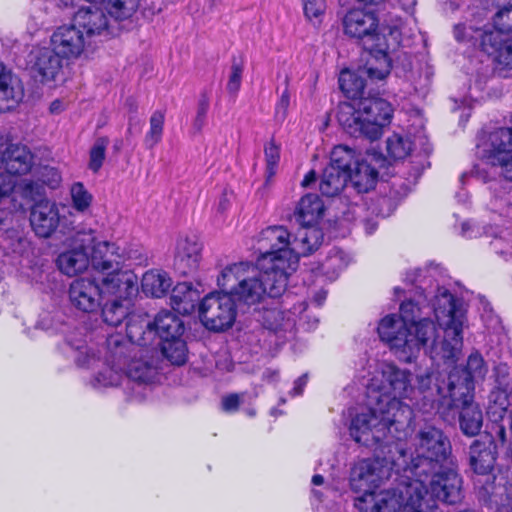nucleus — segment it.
I'll use <instances>...</instances> for the list:
<instances>
[{
    "label": "nucleus",
    "instance_id": "obj_12",
    "mask_svg": "<svg viewBox=\"0 0 512 512\" xmlns=\"http://www.w3.org/2000/svg\"><path fill=\"white\" fill-rule=\"evenodd\" d=\"M426 480L428 490L424 497L429 500V512L435 510V500L446 504H457L463 499L462 478L457 472V465L454 462L446 464L430 472Z\"/></svg>",
    "mask_w": 512,
    "mask_h": 512
},
{
    "label": "nucleus",
    "instance_id": "obj_27",
    "mask_svg": "<svg viewBox=\"0 0 512 512\" xmlns=\"http://www.w3.org/2000/svg\"><path fill=\"white\" fill-rule=\"evenodd\" d=\"M149 333L154 329L161 342L181 337L184 331L183 322L172 312L161 311L155 317L154 323L147 325Z\"/></svg>",
    "mask_w": 512,
    "mask_h": 512
},
{
    "label": "nucleus",
    "instance_id": "obj_38",
    "mask_svg": "<svg viewBox=\"0 0 512 512\" xmlns=\"http://www.w3.org/2000/svg\"><path fill=\"white\" fill-rule=\"evenodd\" d=\"M162 354L175 365H182L186 361L187 349L181 337L161 342Z\"/></svg>",
    "mask_w": 512,
    "mask_h": 512
},
{
    "label": "nucleus",
    "instance_id": "obj_48",
    "mask_svg": "<svg viewBox=\"0 0 512 512\" xmlns=\"http://www.w3.org/2000/svg\"><path fill=\"white\" fill-rule=\"evenodd\" d=\"M486 32H501L502 36L512 37V7L500 10L495 18L493 29H482Z\"/></svg>",
    "mask_w": 512,
    "mask_h": 512
},
{
    "label": "nucleus",
    "instance_id": "obj_55",
    "mask_svg": "<svg viewBox=\"0 0 512 512\" xmlns=\"http://www.w3.org/2000/svg\"><path fill=\"white\" fill-rule=\"evenodd\" d=\"M307 381H308V377L306 374H304V375L300 376L298 379H296L294 382V387H293L292 391L290 392V394L292 396L301 395L304 387L307 384Z\"/></svg>",
    "mask_w": 512,
    "mask_h": 512
},
{
    "label": "nucleus",
    "instance_id": "obj_42",
    "mask_svg": "<svg viewBox=\"0 0 512 512\" xmlns=\"http://www.w3.org/2000/svg\"><path fill=\"white\" fill-rule=\"evenodd\" d=\"M70 197L73 208L78 212H86L93 201V195L85 188L83 183L75 182L70 187Z\"/></svg>",
    "mask_w": 512,
    "mask_h": 512
},
{
    "label": "nucleus",
    "instance_id": "obj_52",
    "mask_svg": "<svg viewBox=\"0 0 512 512\" xmlns=\"http://www.w3.org/2000/svg\"><path fill=\"white\" fill-rule=\"evenodd\" d=\"M16 186L15 177L9 173L0 172V200L9 197Z\"/></svg>",
    "mask_w": 512,
    "mask_h": 512
},
{
    "label": "nucleus",
    "instance_id": "obj_9",
    "mask_svg": "<svg viewBox=\"0 0 512 512\" xmlns=\"http://www.w3.org/2000/svg\"><path fill=\"white\" fill-rule=\"evenodd\" d=\"M391 104L377 96L363 97L353 103L339 106L337 119L343 129L354 137L364 136L375 140L382 134L392 118Z\"/></svg>",
    "mask_w": 512,
    "mask_h": 512
},
{
    "label": "nucleus",
    "instance_id": "obj_25",
    "mask_svg": "<svg viewBox=\"0 0 512 512\" xmlns=\"http://www.w3.org/2000/svg\"><path fill=\"white\" fill-rule=\"evenodd\" d=\"M23 96L21 80L0 63V111L6 112L13 109Z\"/></svg>",
    "mask_w": 512,
    "mask_h": 512
},
{
    "label": "nucleus",
    "instance_id": "obj_37",
    "mask_svg": "<svg viewBox=\"0 0 512 512\" xmlns=\"http://www.w3.org/2000/svg\"><path fill=\"white\" fill-rule=\"evenodd\" d=\"M360 162L356 151L347 145H337L330 153V162L327 166L349 173Z\"/></svg>",
    "mask_w": 512,
    "mask_h": 512
},
{
    "label": "nucleus",
    "instance_id": "obj_28",
    "mask_svg": "<svg viewBox=\"0 0 512 512\" xmlns=\"http://www.w3.org/2000/svg\"><path fill=\"white\" fill-rule=\"evenodd\" d=\"M291 243L290 233L284 227H268L261 232L259 239V249L262 251L261 257L278 252L280 249H288Z\"/></svg>",
    "mask_w": 512,
    "mask_h": 512
},
{
    "label": "nucleus",
    "instance_id": "obj_35",
    "mask_svg": "<svg viewBox=\"0 0 512 512\" xmlns=\"http://www.w3.org/2000/svg\"><path fill=\"white\" fill-rule=\"evenodd\" d=\"M491 166L494 167L493 165ZM495 167L500 169L504 179L491 184V205L493 209L505 212L512 206V180L503 175L499 166Z\"/></svg>",
    "mask_w": 512,
    "mask_h": 512
},
{
    "label": "nucleus",
    "instance_id": "obj_44",
    "mask_svg": "<svg viewBox=\"0 0 512 512\" xmlns=\"http://www.w3.org/2000/svg\"><path fill=\"white\" fill-rule=\"evenodd\" d=\"M137 6V0H108L105 9L115 19L123 20L131 17Z\"/></svg>",
    "mask_w": 512,
    "mask_h": 512
},
{
    "label": "nucleus",
    "instance_id": "obj_20",
    "mask_svg": "<svg viewBox=\"0 0 512 512\" xmlns=\"http://www.w3.org/2000/svg\"><path fill=\"white\" fill-rule=\"evenodd\" d=\"M63 218L59 206L50 201L36 203L30 212V224L40 238H49L61 226Z\"/></svg>",
    "mask_w": 512,
    "mask_h": 512
},
{
    "label": "nucleus",
    "instance_id": "obj_7",
    "mask_svg": "<svg viewBox=\"0 0 512 512\" xmlns=\"http://www.w3.org/2000/svg\"><path fill=\"white\" fill-rule=\"evenodd\" d=\"M68 347L78 367L94 368L102 363L101 370L93 377L90 384L94 388L117 386L123 379L122 357L127 350L124 338L120 334L110 335L105 342V356L102 362L101 350L94 343L82 340L68 341Z\"/></svg>",
    "mask_w": 512,
    "mask_h": 512
},
{
    "label": "nucleus",
    "instance_id": "obj_8",
    "mask_svg": "<svg viewBox=\"0 0 512 512\" xmlns=\"http://www.w3.org/2000/svg\"><path fill=\"white\" fill-rule=\"evenodd\" d=\"M396 488L376 490L355 498L359 512H429L428 490L419 478L406 479L404 473Z\"/></svg>",
    "mask_w": 512,
    "mask_h": 512
},
{
    "label": "nucleus",
    "instance_id": "obj_49",
    "mask_svg": "<svg viewBox=\"0 0 512 512\" xmlns=\"http://www.w3.org/2000/svg\"><path fill=\"white\" fill-rule=\"evenodd\" d=\"M262 318L264 326L267 329L274 331L285 328L291 322L290 318L286 317V314L278 308H272L264 311Z\"/></svg>",
    "mask_w": 512,
    "mask_h": 512
},
{
    "label": "nucleus",
    "instance_id": "obj_2",
    "mask_svg": "<svg viewBox=\"0 0 512 512\" xmlns=\"http://www.w3.org/2000/svg\"><path fill=\"white\" fill-rule=\"evenodd\" d=\"M432 306L443 333L441 340L433 322L421 318V308L413 301L401 303L399 317L387 315L380 321L379 336L401 360L410 362L422 347L429 350L432 357L446 362L454 363L458 359L466 321L462 302L442 287L437 290Z\"/></svg>",
    "mask_w": 512,
    "mask_h": 512
},
{
    "label": "nucleus",
    "instance_id": "obj_15",
    "mask_svg": "<svg viewBox=\"0 0 512 512\" xmlns=\"http://www.w3.org/2000/svg\"><path fill=\"white\" fill-rule=\"evenodd\" d=\"M94 240L95 232L93 230L76 231L68 240L69 248L57 257L58 269L69 277L85 272L90 265L87 250Z\"/></svg>",
    "mask_w": 512,
    "mask_h": 512
},
{
    "label": "nucleus",
    "instance_id": "obj_64",
    "mask_svg": "<svg viewBox=\"0 0 512 512\" xmlns=\"http://www.w3.org/2000/svg\"><path fill=\"white\" fill-rule=\"evenodd\" d=\"M495 429H496V430H495V434H496V436L498 437V439H499L502 443H504V442L506 441V432H505V428H504V426H502V425H497V426L495 427Z\"/></svg>",
    "mask_w": 512,
    "mask_h": 512
},
{
    "label": "nucleus",
    "instance_id": "obj_53",
    "mask_svg": "<svg viewBox=\"0 0 512 512\" xmlns=\"http://www.w3.org/2000/svg\"><path fill=\"white\" fill-rule=\"evenodd\" d=\"M290 106V92L288 88H285V90L282 92L279 101L276 105V116L284 120L286 118L288 108Z\"/></svg>",
    "mask_w": 512,
    "mask_h": 512
},
{
    "label": "nucleus",
    "instance_id": "obj_62",
    "mask_svg": "<svg viewBox=\"0 0 512 512\" xmlns=\"http://www.w3.org/2000/svg\"><path fill=\"white\" fill-rule=\"evenodd\" d=\"M263 378L269 382H272V381H275L278 379V371L276 370H271V369H267L264 373H263Z\"/></svg>",
    "mask_w": 512,
    "mask_h": 512
},
{
    "label": "nucleus",
    "instance_id": "obj_4",
    "mask_svg": "<svg viewBox=\"0 0 512 512\" xmlns=\"http://www.w3.org/2000/svg\"><path fill=\"white\" fill-rule=\"evenodd\" d=\"M343 29L349 37L363 40L369 53L364 72L372 77L386 78L391 71L390 53L399 47L405 34L403 20L390 13L377 30V19L372 12L352 9L343 18Z\"/></svg>",
    "mask_w": 512,
    "mask_h": 512
},
{
    "label": "nucleus",
    "instance_id": "obj_24",
    "mask_svg": "<svg viewBox=\"0 0 512 512\" xmlns=\"http://www.w3.org/2000/svg\"><path fill=\"white\" fill-rule=\"evenodd\" d=\"M72 24L92 43V38L108 30V19L98 8L82 7L74 15Z\"/></svg>",
    "mask_w": 512,
    "mask_h": 512
},
{
    "label": "nucleus",
    "instance_id": "obj_60",
    "mask_svg": "<svg viewBox=\"0 0 512 512\" xmlns=\"http://www.w3.org/2000/svg\"><path fill=\"white\" fill-rule=\"evenodd\" d=\"M65 109V103L59 99L54 100L50 105V111L54 114H59Z\"/></svg>",
    "mask_w": 512,
    "mask_h": 512
},
{
    "label": "nucleus",
    "instance_id": "obj_61",
    "mask_svg": "<svg viewBox=\"0 0 512 512\" xmlns=\"http://www.w3.org/2000/svg\"><path fill=\"white\" fill-rule=\"evenodd\" d=\"M315 180H316V173H315V171L311 170V171H309V172L305 175V177H304V179L302 180V183H301V184H302V186H303V187H308V186H310L313 182H315Z\"/></svg>",
    "mask_w": 512,
    "mask_h": 512
},
{
    "label": "nucleus",
    "instance_id": "obj_5",
    "mask_svg": "<svg viewBox=\"0 0 512 512\" xmlns=\"http://www.w3.org/2000/svg\"><path fill=\"white\" fill-rule=\"evenodd\" d=\"M267 254L258 264L232 263L224 267L217 278L218 285L234 300L247 306L262 303L267 297H280L286 290L289 276Z\"/></svg>",
    "mask_w": 512,
    "mask_h": 512
},
{
    "label": "nucleus",
    "instance_id": "obj_10",
    "mask_svg": "<svg viewBox=\"0 0 512 512\" xmlns=\"http://www.w3.org/2000/svg\"><path fill=\"white\" fill-rule=\"evenodd\" d=\"M454 35L460 42L479 41L482 50L492 58L497 69L512 70V37L502 36L501 32L482 31V28L464 24L455 26Z\"/></svg>",
    "mask_w": 512,
    "mask_h": 512
},
{
    "label": "nucleus",
    "instance_id": "obj_3",
    "mask_svg": "<svg viewBox=\"0 0 512 512\" xmlns=\"http://www.w3.org/2000/svg\"><path fill=\"white\" fill-rule=\"evenodd\" d=\"M138 277L132 271L108 273L99 280L78 278L69 287V299L78 310L93 313L102 310L103 320L118 326L127 316L123 302L138 290Z\"/></svg>",
    "mask_w": 512,
    "mask_h": 512
},
{
    "label": "nucleus",
    "instance_id": "obj_6",
    "mask_svg": "<svg viewBox=\"0 0 512 512\" xmlns=\"http://www.w3.org/2000/svg\"><path fill=\"white\" fill-rule=\"evenodd\" d=\"M403 426L400 428L402 430ZM400 432L395 433L396 437L388 435L386 439L379 441L388 444V453L393 450L397 454L398 461L402 464V472L406 479L419 478L423 485L429 473L437 467L454 462L451 456V445L443 432L433 426H427L420 429L413 439V451L409 456V461L404 450L393 442V439L400 438ZM378 444V442L371 443Z\"/></svg>",
    "mask_w": 512,
    "mask_h": 512
},
{
    "label": "nucleus",
    "instance_id": "obj_46",
    "mask_svg": "<svg viewBox=\"0 0 512 512\" xmlns=\"http://www.w3.org/2000/svg\"><path fill=\"white\" fill-rule=\"evenodd\" d=\"M305 18L313 25L319 26L326 12L325 0H301Z\"/></svg>",
    "mask_w": 512,
    "mask_h": 512
},
{
    "label": "nucleus",
    "instance_id": "obj_56",
    "mask_svg": "<svg viewBox=\"0 0 512 512\" xmlns=\"http://www.w3.org/2000/svg\"><path fill=\"white\" fill-rule=\"evenodd\" d=\"M209 108V98L203 94L198 102L197 114L198 118L205 119Z\"/></svg>",
    "mask_w": 512,
    "mask_h": 512
},
{
    "label": "nucleus",
    "instance_id": "obj_32",
    "mask_svg": "<svg viewBox=\"0 0 512 512\" xmlns=\"http://www.w3.org/2000/svg\"><path fill=\"white\" fill-rule=\"evenodd\" d=\"M367 67V63L364 67L358 69L357 72L350 70H343L339 77V85L341 90L349 98H357L361 96L365 87L364 76H367L371 80H382L383 78L372 77L364 70Z\"/></svg>",
    "mask_w": 512,
    "mask_h": 512
},
{
    "label": "nucleus",
    "instance_id": "obj_30",
    "mask_svg": "<svg viewBox=\"0 0 512 512\" xmlns=\"http://www.w3.org/2000/svg\"><path fill=\"white\" fill-rule=\"evenodd\" d=\"M171 305L175 311L181 314H190L194 311L199 300V293L191 283H178L171 293Z\"/></svg>",
    "mask_w": 512,
    "mask_h": 512
},
{
    "label": "nucleus",
    "instance_id": "obj_36",
    "mask_svg": "<svg viewBox=\"0 0 512 512\" xmlns=\"http://www.w3.org/2000/svg\"><path fill=\"white\" fill-rule=\"evenodd\" d=\"M141 287L144 294L159 298L171 287V279L165 272L150 270L143 275Z\"/></svg>",
    "mask_w": 512,
    "mask_h": 512
},
{
    "label": "nucleus",
    "instance_id": "obj_31",
    "mask_svg": "<svg viewBox=\"0 0 512 512\" xmlns=\"http://www.w3.org/2000/svg\"><path fill=\"white\" fill-rule=\"evenodd\" d=\"M469 459L475 473L487 474L493 469L496 456L490 444L474 441L470 446Z\"/></svg>",
    "mask_w": 512,
    "mask_h": 512
},
{
    "label": "nucleus",
    "instance_id": "obj_41",
    "mask_svg": "<svg viewBox=\"0 0 512 512\" xmlns=\"http://www.w3.org/2000/svg\"><path fill=\"white\" fill-rule=\"evenodd\" d=\"M508 396L504 390L495 389L490 393L487 413L494 422L501 420L508 407Z\"/></svg>",
    "mask_w": 512,
    "mask_h": 512
},
{
    "label": "nucleus",
    "instance_id": "obj_40",
    "mask_svg": "<svg viewBox=\"0 0 512 512\" xmlns=\"http://www.w3.org/2000/svg\"><path fill=\"white\" fill-rule=\"evenodd\" d=\"M349 263V257L339 249H333L325 262L322 264L321 270L329 278L337 277L340 271L345 269Z\"/></svg>",
    "mask_w": 512,
    "mask_h": 512
},
{
    "label": "nucleus",
    "instance_id": "obj_26",
    "mask_svg": "<svg viewBox=\"0 0 512 512\" xmlns=\"http://www.w3.org/2000/svg\"><path fill=\"white\" fill-rule=\"evenodd\" d=\"M4 170L15 177L29 172L33 165V155L30 150L20 144L9 145L2 155Z\"/></svg>",
    "mask_w": 512,
    "mask_h": 512
},
{
    "label": "nucleus",
    "instance_id": "obj_23",
    "mask_svg": "<svg viewBox=\"0 0 512 512\" xmlns=\"http://www.w3.org/2000/svg\"><path fill=\"white\" fill-rule=\"evenodd\" d=\"M202 244L196 236H181L177 240L174 264L183 275L196 272L201 261Z\"/></svg>",
    "mask_w": 512,
    "mask_h": 512
},
{
    "label": "nucleus",
    "instance_id": "obj_21",
    "mask_svg": "<svg viewBox=\"0 0 512 512\" xmlns=\"http://www.w3.org/2000/svg\"><path fill=\"white\" fill-rule=\"evenodd\" d=\"M89 249H91L89 258L92 268L102 273L103 276L108 273L124 271L121 268L122 256H120V247L117 244L108 241H97L95 238Z\"/></svg>",
    "mask_w": 512,
    "mask_h": 512
},
{
    "label": "nucleus",
    "instance_id": "obj_16",
    "mask_svg": "<svg viewBox=\"0 0 512 512\" xmlns=\"http://www.w3.org/2000/svg\"><path fill=\"white\" fill-rule=\"evenodd\" d=\"M63 61L50 45L35 46L28 55L27 65L35 81L50 85L62 76Z\"/></svg>",
    "mask_w": 512,
    "mask_h": 512
},
{
    "label": "nucleus",
    "instance_id": "obj_33",
    "mask_svg": "<svg viewBox=\"0 0 512 512\" xmlns=\"http://www.w3.org/2000/svg\"><path fill=\"white\" fill-rule=\"evenodd\" d=\"M378 177V172L367 162L360 161L349 172L350 182L359 193H365L374 188Z\"/></svg>",
    "mask_w": 512,
    "mask_h": 512
},
{
    "label": "nucleus",
    "instance_id": "obj_63",
    "mask_svg": "<svg viewBox=\"0 0 512 512\" xmlns=\"http://www.w3.org/2000/svg\"><path fill=\"white\" fill-rule=\"evenodd\" d=\"M398 1L401 4L402 8L407 12L412 11L416 4V0H398Z\"/></svg>",
    "mask_w": 512,
    "mask_h": 512
},
{
    "label": "nucleus",
    "instance_id": "obj_51",
    "mask_svg": "<svg viewBox=\"0 0 512 512\" xmlns=\"http://www.w3.org/2000/svg\"><path fill=\"white\" fill-rule=\"evenodd\" d=\"M243 74V65L234 61L231 65L230 74L227 82V90L230 94L236 95L241 87Z\"/></svg>",
    "mask_w": 512,
    "mask_h": 512
},
{
    "label": "nucleus",
    "instance_id": "obj_18",
    "mask_svg": "<svg viewBox=\"0 0 512 512\" xmlns=\"http://www.w3.org/2000/svg\"><path fill=\"white\" fill-rule=\"evenodd\" d=\"M49 45L64 60L73 62L87 53L91 43L71 23L57 27L49 37Z\"/></svg>",
    "mask_w": 512,
    "mask_h": 512
},
{
    "label": "nucleus",
    "instance_id": "obj_1",
    "mask_svg": "<svg viewBox=\"0 0 512 512\" xmlns=\"http://www.w3.org/2000/svg\"><path fill=\"white\" fill-rule=\"evenodd\" d=\"M412 374L391 362L378 363L363 384L366 388V407L355 415L350 424V435L358 443H371L386 439L410 419L411 409L405 400L418 402L420 395L434 401L442 394L439 374L431 369L417 375V388L411 384Z\"/></svg>",
    "mask_w": 512,
    "mask_h": 512
},
{
    "label": "nucleus",
    "instance_id": "obj_39",
    "mask_svg": "<svg viewBox=\"0 0 512 512\" xmlns=\"http://www.w3.org/2000/svg\"><path fill=\"white\" fill-rule=\"evenodd\" d=\"M412 150V143L409 138L399 134H393L386 140V151L390 158L401 160L407 157Z\"/></svg>",
    "mask_w": 512,
    "mask_h": 512
},
{
    "label": "nucleus",
    "instance_id": "obj_50",
    "mask_svg": "<svg viewBox=\"0 0 512 512\" xmlns=\"http://www.w3.org/2000/svg\"><path fill=\"white\" fill-rule=\"evenodd\" d=\"M108 144L109 140L107 138H98L90 150L89 168L95 173H97L103 165Z\"/></svg>",
    "mask_w": 512,
    "mask_h": 512
},
{
    "label": "nucleus",
    "instance_id": "obj_47",
    "mask_svg": "<svg viewBox=\"0 0 512 512\" xmlns=\"http://www.w3.org/2000/svg\"><path fill=\"white\" fill-rule=\"evenodd\" d=\"M122 256V265L128 262L129 265H147L148 253L141 245H130L126 248H120Z\"/></svg>",
    "mask_w": 512,
    "mask_h": 512
},
{
    "label": "nucleus",
    "instance_id": "obj_22",
    "mask_svg": "<svg viewBox=\"0 0 512 512\" xmlns=\"http://www.w3.org/2000/svg\"><path fill=\"white\" fill-rule=\"evenodd\" d=\"M449 397L455 407L461 408L459 422L462 432L467 436L477 435L482 428L483 415L479 405L473 401L472 394L455 391V396L449 393Z\"/></svg>",
    "mask_w": 512,
    "mask_h": 512
},
{
    "label": "nucleus",
    "instance_id": "obj_34",
    "mask_svg": "<svg viewBox=\"0 0 512 512\" xmlns=\"http://www.w3.org/2000/svg\"><path fill=\"white\" fill-rule=\"evenodd\" d=\"M349 173L327 166L320 179L319 189L327 197L338 195L346 186Z\"/></svg>",
    "mask_w": 512,
    "mask_h": 512
},
{
    "label": "nucleus",
    "instance_id": "obj_54",
    "mask_svg": "<svg viewBox=\"0 0 512 512\" xmlns=\"http://www.w3.org/2000/svg\"><path fill=\"white\" fill-rule=\"evenodd\" d=\"M242 396L240 394H230L223 397L222 409L226 412H235L242 402Z\"/></svg>",
    "mask_w": 512,
    "mask_h": 512
},
{
    "label": "nucleus",
    "instance_id": "obj_57",
    "mask_svg": "<svg viewBox=\"0 0 512 512\" xmlns=\"http://www.w3.org/2000/svg\"><path fill=\"white\" fill-rule=\"evenodd\" d=\"M216 368L220 371H230L233 368V363L229 356L224 354L216 360Z\"/></svg>",
    "mask_w": 512,
    "mask_h": 512
},
{
    "label": "nucleus",
    "instance_id": "obj_19",
    "mask_svg": "<svg viewBox=\"0 0 512 512\" xmlns=\"http://www.w3.org/2000/svg\"><path fill=\"white\" fill-rule=\"evenodd\" d=\"M488 372V366L485 363L482 355L478 352H473L467 359L466 367L462 370V376L457 379V372H452L449 376V393L452 397L455 396V391L458 393H471L474 390V382L482 381Z\"/></svg>",
    "mask_w": 512,
    "mask_h": 512
},
{
    "label": "nucleus",
    "instance_id": "obj_13",
    "mask_svg": "<svg viewBox=\"0 0 512 512\" xmlns=\"http://www.w3.org/2000/svg\"><path fill=\"white\" fill-rule=\"evenodd\" d=\"M323 232L315 225H301L288 249L270 253L281 269L290 276L296 271L301 256H307L318 249L323 241Z\"/></svg>",
    "mask_w": 512,
    "mask_h": 512
},
{
    "label": "nucleus",
    "instance_id": "obj_11",
    "mask_svg": "<svg viewBox=\"0 0 512 512\" xmlns=\"http://www.w3.org/2000/svg\"><path fill=\"white\" fill-rule=\"evenodd\" d=\"M389 458L363 459L358 461L350 473V486L355 492L366 494L373 493L380 485L390 478L392 470L399 472L402 464L395 458L393 451Z\"/></svg>",
    "mask_w": 512,
    "mask_h": 512
},
{
    "label": "nucleus",
    "instance_id": "obj_14",
    "mask_svg": "<svg viewBox=\"0 0 512 512\" xmlns=\"http://www.w3.org/2000/svg\"><path fill=\"white\" fill-rule=\"evenodd\" d=\"M236 314L234 299L224 290L206 295L199 305L201 323L216 332L230 328L235 322Z\"/></svg>",
    "mask_w": 512,
    "mask_h": 512
},
{
    "label": "nucleus",
    "instance_id": "obj_17",
    "mask_svg": "<svg viewBox=\"0 0 512 512\" xmlns=\"http://www.w3.org/2000/svg\"><path fill=\"white\" fill-rule=\"evenodd\" d=\"M127 348L122 357L126 375L133 381L149 383L157 375L158 352L156 349H143L124 340Z\"/></svg>",
    "mask_w": 512,
    "mask_h": 512
},
{
    "label": "nucleus",
    "instance_id": "obj_29",
    "mask_svg": "<svg viewBox=\"0 0 512 512\" xmlns=\"http://www.w3.org/2000/svg\"><path fill=\"white\" fill-rule=\"evenodd\" d=\"M324 204L316 194H306L303 196L295 211L300 225H315L323 216Z\"/></svg>",
    "mask_w": 512,
    "mask_h": 512
},
{
    "label": "nucleus",
    "instance_id": "obj_58",
    "mask_svg": "<svg viewBox=\"0 0 512 512\" xmlns=\"http://www.w3.org/2000/svg\"><path fill=\"white\" fill-rule=\"evenodd\" d=\"M471 175L485 183L490 180V175L484 168L480 167V165H476L474 167V169L471 171Z\"/></svg>",
    "mask_w": 512,
    "mask_h": 512
},
{
    "label": "nucleus",
    "instance_id": "obj_59",
    "mask_svg": "<svg viewBox=\"0 0 512 512\" xmlns=\"http://www.w3.org/2000/svg\"><path fill=\"white\" fill-rule=\"evenodd\" d=\"M48 174H50V180L48 181V185L52 188H56L59 186L60 182H61V176L59 174V172L53 168H50V169H45Z\"/></svg>",
    "mask_w": 512,
    "mask_h": 512
},
{
    "label": "nucleus",
    "instance_id": "obj_43",
    "mask_svg": "<svg viewBox=\"0 0 512 512\" xmlns=\"http://www.w3.org/2000/svg\"><path fill=\"white\" fill-rule=\"evenodd\" d=\"M150 127L145 135L144 143L148 149H153L162 139L164 128V114L155 111L150 117Z\"/></svg>",
    "mask_w": 512,
    "mask_h": 512
},
{
    "label": "nucleus",
    "instance_id": "obj_45",
    "mask_svg": "<svg viewBox=\"0 0 512 512\" xmlns=\"http://www.w3.org/2000/svg\"><path fill=\"white\" fill-rule=\"evenodd\" d=\"M264 157L266 163L267 180L276 174L281 157V145L273 138L264 144Z\"/></svg>",
    "mask_w": 512,
    "mask_h": 512
}]
</instances>
